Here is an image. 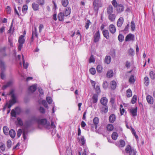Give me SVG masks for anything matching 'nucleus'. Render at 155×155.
Instances as JSON below:
<instances>
[{
    "mask_svg": "<svg viewBox=\"0 0 155 155\" xmlns=\"http://www.w3.org/2000/svg\"><path fill=\"white\" fill-rule=\"evenodd\" d=\"M91 24V22H90V21L89 20H87V22L85 23V27L86 29H87L88 28L90 25Z\"/></svg>",
    "mask_w": 155,
    "mask_h": 155,
    "instance_id": "45",
    "label": "nucleus"
},
{
    "mask_svg": "<svg viewBox=\"0 0 155 155\" xmlns=\"http://www.w3.org/2000/svg\"><path fill=\"white\" fill-rule=\"evenodd\" d=\"M137 97L136 95H134L133 96L131 101V102L132 104H134L136 102L137 100Z\"/></svg>",
    "mask_w": 155,
    "mask_h": 155,
    "instance_id": "37",
    "label": "nucleus"
},
{
    "mask_svg": "<svg viewBox=\"0 0 155 155\" xmlns=\"http://www.w3.org/2000/svg\"><path fill=\"white\" fill-rule=\"evenodd\" d=\"M35 37H38V34L36 31V28H35V31H32V38H33Z\"/></svg>",
    "mask_w": 155,
    "mask_h": 155,
    "instance_id": "43",
    "label": "nucleus"
},
{
    "mask_svg": "<svg viewBox=\"0 0 155 155\" xmlns=\"http://www.w3.org/2000/svg\"><path fill=\"white\" fill-rule=\"evenodd\" d=\"M3 131L4 134L6 135H8V132H9V129L6 126H4L3 128Z\"/></svg>",
    "mask_w": 155,
    "mask_h": 155,
    "instance_id": "30",
    "label": "nucleus"
},
{
    "mask_svg": "<svg viewBox=\"0 0 155 155\" xmlns=\"http://www.w3.org/2000/svg\"><path fill=\"white\" fill-rule=\"evenodd\" d=\"M150 78L152 79H155V74L153 71H151L150 73Z\"/></svg>",
    "mask_w": 155,
    "mask_h": 155,
    "instance_id": "47",
    "label": "nucleus"
},
{
    "mask_svg": "<svg viewBox=\"0 0 155 155\" xmlns=\"http://www.w3.org/2000/svg\"><path fill=\"white\" fill-rule=\"evenodd\" d=\"M108 29L110 32L112 34L115 33L116 31L115 26L113 24H110L109 26Z\"/></svg>",
    "mask_w": 155,
    "mask_h": 155,
    "instance_id": "8",
    "label": "nucleus"
},
{
    "mask_svg": "<svg viewBox=\"0 0 155 155\" xmlns=\"http://www.w3.org/2000/svg\"><path fill=\"white\" fill-rule=\"evenodd\" d=\"M89 72L92 75H94L96 73L95 68H91L90 69Z\"/></svg>",
    "mask_w": 155,
    "mask_h": 155,
    "instance_id": "44",
    "label": "nucleus"
},
{
    "mask_svg": "<svg viewBox=\"0 0 155 155\" xmlns=\"http://www.w3.org/2000/svg\"><path fill=\"white\" fill-rule=\"evenodd\" d=\"M105 62L108 64H109L110 61H111V59H105Z\"/></svg>",
    "mask_w": 155,
    "mask_h": 155,
    "instance_id": "62",
    "label": "nucleus"
},
{
    "mask_svg": "<svg viewBox=\"0 0 155 155\" xmlns=\"http://www.w3.org/2000/svg\"><path fill=\"white\" fill-rule=\"evenodd\" d=\"M112 4L114 8L118 13H120L123 12L124 9V6L122 4H117L116 0H113L112 1Z\"/></svg>",
    "mask_w": 155,
    "mask_h": 155,
    "instance_id": "1",
    "label": "nucleus"
},
{
    "mask_svg": "<svg viewBox=\"0 0 155 155\" xmlns=\"http://www.w3.org/2000/svg\"><path fill=\"white\" fill-rule=\"evenodd\" d=\"M44 26L42 24H40L39 26V30L40 32H41L42 29L43 28Z\"/></svg>",
    "mask_w": 155,
    "mask_h": 155,
    "instance_id": "63",
    "label": "nucleus"
},
{
    "mask_svg": "<svg viewBox=\"0 0 155 155\" xmlns=\"http://www.w3.org/2000/svg\"><path fill=\"white\" fill-rule=\"evenodd\" d=\"M11 115L12 117H16V113L15 110L12 109L11 112Z\"/></svg>",
    "mask_w": 155,
    "mask_h": 155,
    "instance_id": "53",
    "label": "nucleus"
},
{
    "mask_svg": "<svg viewBox=\"0 0 155 155\" xmlns=\"http://www.w3.org/2000/svg\"><path fill=\"white\" fill-rule=\"evenodd\" d=\"M6 10L7 13L8 14H10L11 12V9L10 7L9 6H8L7 7Z\"/></svg>",
    "mask_w": 155,
    "mask_h": 155,
    "instance_id": "60",
    "label": "nucleus"
},
{
    "mask_svg": "<svg viewBox=\"0 0 155 155\" xmlns=\"http://www.w3.org/2000/svg\"><path fill=\"white\" fill-rule=\"evenodd\" d=\"M37 85H34L31 86L29 88V90L32 92H35L36 90Z\"/></svg>",
    "mask_w": 155,
    "mask_h": 155,
    "instance_id": "29",
    "label": "nucleus"
},
{
    "mask_svg": "<svg viewBox=\"0 0 155 155\" xmlns=\"http://www.w3.org/2000/svg\"><path fill=\"white\" fill-rule=\"evenodd\" d=\"M113 8L112 5L109 6L107 9V13L109 15L113 14Z\"/></svg>",
    "mask_w": 155,
    "mask_h": 155,
    "instance_id": "24",
    "label": "nucleus"
},
{
    "mask_svg": "<svg viewBox=\"0 0 155 155\" xmlns=\"http://www.w3.org/2000/svg\"><path fill=\"white\" fill-rule=\"evenodd\" d=\"M108 84L107 82L104 81L103 84V87L104 88H107L108 87Z\"/></svg>",
    "mask_w": 155,
    "mask_h": 155,
    "instance_id": "50",
    "label": "nucleus"
},
{
    "mask_svg": "<svg viewBox=\"0 0 155 155\" xmlns=\"http://www.w3.org/2000/svg\"><path fill=\"white\" fill-rule=\"evenodd\" d=\"M94 9L95 11H98L99 8L102 6V3L100 0H94L93 2Z\"/></svg>",
    "mask_w": 155,
    "mask_h": 155,
    "instance_id": "5",
    "label": "nucleus"
},
{
    "mask_svg": "<svg viewBox=\"0 0 155 155\" xmlns=\"http://www.w3.org/2000/svg\"><path fill=\"white\" fill-rule=\"evenodd\" d=\"M100 39V34L99 30L97 31L94 35L93 41L96 43L99 41Z\"/></svg>",
    "mask_w": 155,
    "mask_h": 155,
    "instance_id": "7",
    "label": "nucleus"
},
{
    "mask_svg": "<svg viewBox=\"0 0 155 155\" xmlns=\"http://www.w3.org/2000/svg\"><path fill=\"white\" fill-rule=\"evenodd\" d=\"M71 11V8L69 7H67L66 8L64 12L63 13L65 15V17H67L70 14Z\"/></svg>",
    "mask_w": 155,
    "mask_h": 155,
    "instance_id": "15",
    "label": "nucleus"
},
{
    "mask_svg": "<svg viewBox=\"0 0 155 155\" xmlns=\"http://www.w3.org/2000/svg\"><path fill=\"white\" fill-rule=\"evenodd\" d=\"M38 4L41 6L44 5L45 3V0H36Z\"/></svg>",
    "mask_w": 155,
    "mask_h": 155,
    "instance_id": "40",
    "label": "nucleus"
},
{
    "mask_svg": "<svg viewBox=\"0 0 155 155\" xmlns=\"http://www.w3.org/2000/svg\"><path fill=\"white\" fill-rule=\"evenodd\" d=\"M86 124L83 121H82L81 122V127L83 128L84 127L86 126Z\"/></svg>",
    "mask_w": 155,
    "mask_h": 155,
    "instance_id": "64",
    "label": "nucleus"
},
{
    "mask_svg": "<svg viewBox=\"0 0 155 155\" xmlns=\"http://www.w3.org/2000/svg\"><path fill=\"white\" fill-rule=\"evenodd\" d=\"M7 146L9 148H10L12 145V142L11 140H8L7 141Z\"/></svg>",
    "mask_w": 155,
    "mask_h": 155,
    "instance_id": "52",
    "label": "nucleus"
},
{
    "mask_svg": "<svg viewBox=\"0 0 155 155\" xmlns=\"http://www.w3.org/2000/svg\"><path fill=\"white\" fill-rule=\"evenodd\" d=\"M98 94H93L92 97V99L93 100V103L94 104L96 103L97 101L98 100Z\"/></svg>",
    "mask_w": 155,
    "mask_h": 155,
    "instance_id": "26",
    "label": "nucleus"
},
{
    "mask_svg": "<svg viewBox=\"0 0 155 155\" xmlns=\"http://www.w3.org/2000/svg\"><path fill=\"white\" fill-rule=\"evenodd\" d=\"M96 69L98 72L99 73H101L103 71L102 66L101 65H98L96 68Z\"/></svg>",
    "mask_w": 155,
    "mask_h": 155,
    "instance_id": "35",
    "label": "nucleus"
},
{
    "mask_svg": "<svg viewBox=\"0 0 155 155\" xmlns=\"http://www.w3.org/2000/svg\"><path fill=\"white\" fill-rule=\"evenodd\" d=\"M116 119V116L114 114H112L109 116V121L110 123H114Z\"/></svg>",
    "mask_w": 155,
    "mask_h": 155,
    "instance_id": "12",
    "label": "nucleus"
},
{
    "mask_svg": "<svg viewBox=\"0 0 155 155\" xmlns=\"http://www.w3.org/2000/svg\"><path fill=\"white\" fill-rule=\"evenodd\" d=\"M104 36L107 39H108L110 38L109 33L108 30L104 29L102 31Z\"/></svg>",
    "mask_w": 155,
    "mask_h": 155,
    "instance_id": "13",
    "label": "nucleus"
},
{
    "mask_svg": "<svg viewBox=\"0 0 155 155\" xmlns=\"http://www.w3.org/2000/svg\"><path fill=\"white\" fill-rule=\"evenodd\" d=\"M131 30L132 31H134L135 28V25L134 22V21H132L131 22Z\"/></svg>",
    "mask_w": 155,
    "mask_h": 155,
    "instance_id": "42",
    "label": "nucleus"
},
{
    "mask_svg": "<svg viewBox=\"0 0 155 155\" xmlns=\"http://www.w3.org/2000/svg\"><path fill=\"white\" fill-rule=\"evenodd\" d=\"M120 144L119 147H124L125 145V141L122 140H120L119 141Z\"/></svg>",
    "mask_w": 155,
    "mask_h": 155,
    "instance_id": "36",
    "label": "nucleus"
},
{
    "mask_svg": "<svg viewBox=\"0 0 155 155\" xmlns=\"http://www.w3.org/2000/svg\"><path fill=\"white\" fill-rule=\"evenodd\" d=\"M23 64L24 68L27 69L28 66V64L27 62L25 63L24 59H23Z\"/></svg>",
    "mask_w": 155,
    "mask_h": 155,
    "instance_id": "49",
    "label": "nucleus"
},
{
    "mask_svg": "<svg viewBox=\"0 0 155 155\" xmlns=\"http://www.w3.org/2000/svg\"><path fill=\"white\" fill-rule=\"evenodd\" d=\"M144 83L146 86H147L149 83V78L147 77H146L144 78Z\"/></svg>",
    "mask_w": 155,
    "mask_h": 155,
    "instance_id": "39",
    "label": "nucleus"
},
{
    "mask_svg": "<svg viewBox=\"0 0 155 155\" xmlns=\"http://www.w3.org/2000/svg\"><path fill=\"white\" fill-rule=\"evenodd\" d=\"M37 121L38 125H45L47 124V120L46 119H42L37 120Z\"/></svg>",
    "mask_w": 155,
    "mask_h": 155,
    "instance_id": "10",
    "label": "nucleus"
},
{
    "mask_svg": "<svg viewBox=\"0 0 155 155\" xmlns=\"http://www.w3.org/2000/svg\"><path fill=\"white\" fill-rule=\"evenodd\" d=\"M134 35L130 34L128 35L125 38V41H134Z\"/></svg>",
    "mask_w": 155,
    "mask_h": 155,
    "instance_id": "9",
    "label": "nucleus"
},
{
    "mask_svg": "<svg viewBox=\"0 0 155 155\" xmlns=\"http://www.w3.org/2000/svg\"><path fill=\"white\" fill-rule=\"evenodd\" d=\"M93 122L95 126V128L96 129L99 123V119L97 117H95L93 119Z\"/></svg>",
    "mask_w": 155,
    "mask_h": 155,
    "instance_id": "18",
    "label": "nucleus"
},
{
    "mask_svg": "<svg viewBox=\"0 0 155 155\" xmlns=\"http://www.w3.org/2000/svg\"><path fill=\"white\" fill-rule=\"evenodd\" d=\"M0 67L2 71L1 74V77L2 79H4L5 77V75L4 73V71L5 69V66L4 62L1 59H0Z\"/></svg>",
    "mask_w": 155,
    "mask_h": 155,
    "instance_id": "3",
    "label": "nucleus"
},
{
    "mask_svg": "<svg viewBox=\"0 0 155 155\" xmlns=\"http://www.w3.org/2000/svg\"><path fill=\"white\" fill-rule=\"evenodd\" d=\"M116 17V16L114 14H112L108 15V19L111 22L115 21Z\"/></svg>",
    "mask_w": 155,
    "mask_h": 155,
    "instance_id": "17",
    "label": "nucleus"
},
{
    "mask_svg": "<svg viewBox=\"0 0 155 155\" xmlns=\"http://www.w3.org/2000/svg\"><path fill=\"white\" fill-rule=\"evenodd\" d=\"M146 100L148 103L150 104H152L153 102V98L150 95L147 96L146 97Z\"/></svg>",
    "mask_w": 155,
    "mask_h": 155,
    "instance_id": "21",
    "label": "nucleus"
},
{
    "mask_svg": "<svg viewBox=\"0 0 155 155\" xmlns=\"http://www.w3.org/2000/svg\"><path fill=\"white\" fill-rule=\"evenodd\" d=\"M81 144L82 145H84L85 142L84 137L83 136H81Z\"/></svg>",
    "mask_w": 155,
    "mask_h": 155,
    "instance_id": "55",
    "label": "nucleus"
},
{
    "mask_svg": "<svg viewBox=\"0 0 155 155\" xmlns=\"http://www.w3.org/2000/svg\"><path fill=\"white\" fill-rule=\"evenodd\" d=\"M61 2L62 5L64 7H66L69 4L68 0H61Z\"/></svg>",
    "mask_w": 155,
    "mask_h": 155,
    "instance_id": "33",
    "label": "nucleus"
},
{
    "mask_svg": "<svg viewBox=\"0 0 155 155\" xmlns=\"http://www.w3.org/2000/svg\"><path fill=\"white\" fill-rule=\"evenodd\" d=\"M39 110L40 113H41L44 114V113H45V110L44 108L42 107H40L39 109Z\"/></svg>",
    "mask_w": 155,
    "mask_h": 155,
    "instance_id": "57",
    "label": "nucleus"
},
{
    "mask_svg": "<svg viewBox=\"0 0 155 155\" xmlns=\"http://www.w3.org/2000/svg\"><path fill=\"white\" fill-rule=\"evenodd\" d=\"M137 108L136 107L135 108H132L130 110V112L131 113L132 116L135 117L137 115Z\"/></svg>",
    "mask_w": 155,
    "mask_h": 155,
    "instance_id": "14",
    "label": "nucleus"
},
{
    "mask_svg": "<svg viewBox=\"0 0 155 155\" xmlns=\"http://www.w3.org/2000/svg\"><path fill=\"white\" fill-rule=\"evenodd\" d=\"M120 112L121 115H122L125 112V110L124 108H120Z\"/></svg>",
    "mask_w": 155,
    "mask_h": 155,
    "instance_id": "59",
    "label": "nucleus"
},
{
    "mask_svg": "<svg viewBox=\"0 0 155 155\" xmlns=\"http://www.w3.org/2000/svg\"><path fill=\"white\" fill-rule=\"evenodd\" d=\"M46 100L49 104H51L52 103V99L50 97H47L46 98Z\"/></svg>",
    "mask_w": 155,
    "mask_h": 155,
    "instance_id": "51",
    "label": "nucleus"
},
{
    "mask_svg": "<svg viewBox=\"0 0 155 155\" xmlns=\"http://www.w3.org/2000/svg\"><path fill=\"white\" fill-rule=\"evenodd\" d=\"M9 95H11V99L9 101V104L8 107L10 108L16 102V97L14 94V91L12 90L9 93Z\"/></svg>",
    "mask_w": 155,
    "mask_h": 155,
    "instance_id": "2",
    "label": "nucleus"
},
{
    "mask_svg": "<svg viewBox=\"0 0 155 155\" xmlns=\"http://www.w3.org/2000/svg\"><path fill=\"white\" fill-rule=\"evenodd\" d=\"M22 133V130L21 129H19L18 130V131H17V136L18 138H19L20 136L21 135V134Z\"/></svg>",
    "mask_w": 155,
    "mask_h": 155,
    "instance_id": "54",
    "label": "nucleus"
},
{
    "mask_svg": "<svg viewBox=\"0 0 155 155\" xmlns=\"http://www.w3.org/2000/svg\"><path fill=\"white\" fill-rule=\"evenodd\" d=\"M108 100L105 97L101 98L100 100V102L101 104L103 105H106L107 103Z\"/></svg>",
    "mask_w": 155,
    "mask_h": 155,
    "instance_id": "19",
    "label": "nucleus"
},
{
    "mask_svg": "<svg viewBox=\"0 0 155 155\" xmlns=\"http://www.w3.org/2000/svg\"><path fill=\"white\" fill-rule=\"evenodd\" d=\"M118 135L117 132H113L111 135V137L112 139L114 140H116L117 139Z\"/></svg>",
    "mask_w": 155,
    "mask_h": 155,
    "instance_id": "31",
    "label": "nucleus"
},
{
    "mask_svg": "<svg viewBox=\"0 0 155 155\" xmlns=\"http://www.w3.org/2000/svg\"><path fill=\"white\" fill-rule=\"evenodd\" d=\"M95 90L97 94H98L99 93H100L101 90L99 86L97 85L96 88H95Z\"/></svg>",
    "mask_w": 155,
    "mask_h": 155,
    "instance_id": "48",
    "label": "nucleus"
},
{
    "mask_svg": "<svg viewBox=\"0 0 155 155\" xmlns=\"http://www.w3.org/2000/svg\"><path fill=\"white\" fill-rule=\"evenodd\" d=\"M65 15L63 12L59 13L58 15V20L60 21H63L64 20V17H65Z\"/></svg>",
    "mask_w": 155,
    "mask_h": 155,
    "instance_id": "22",
    "label": "nucleus"
},
{
    "mask_svg": "<svg viewBox=\"0 0 155 155\" xmlns=\"http://www.w3.org/2000/svg\"><path fill=\"white\" fill-rule=\"evenodd\" d=\"M28 9V7L27 5H24L22 9V11L23 12H25Z\"/></svg>",
    "mask_w": 155,
    "mask_h": 155,
    "instance_id": "58",
    "label": "nucleus"
},
{
    "mask_svg": "<svg viewBox=\"0 0 155 155\" xmlns=\"http://www.w3.org/2000/svg\"><path fill=\"white\" fill-rule=\"evenodd\" d=\"M134 81L135 80L134 76L133 75L131 76L129 79V82L131 84H133L134 83Z\"/></svg>",
    "mask_w": 155,
    "mask_h": 155,
    "instance_id": "46",
    "label": "nucleus"
},
{
    "mask_svg": "<svg viewBox=\"0 0 155 155\" xmlns=\"http://www.w3.org/2000/svg\"><path fill=\"white\" fill-rule=\"evenodd\" d=\"M124 22V19L122 17H120L118 20L117 25L118 27H121Z\"/></svg>",
    "mask_w": 155,
    "mask_h": 155,
    "instance_id": "11",
    "label": "nucleus"
},
{
    "mask_svg": "<svg viewBox=\"0 0 155 155\" xmlns=\"http://www.w3.org/2000/svg\"><path fill=\"white\" fill-rule=\"evenodd\" d=\"M106 75L108 78H110L113 77L114 75L113 71L112 70H109L107 72Z\"/></svg>",
    "mask_w": 155,
    "mask_h": 155,
    "instance_id": "25",
    "label": "nucleus"
},
{
    "mask_svg": "<svg viewBox=\"0 0 155 155\" xmlns=\"http://www.w3.org/2000/svg\"><path fill=\"white\" fill-rule=\"evenodd\" d=\"M42 104L45 107L47 108L48 107V104L45 100H43L42 101Z\"/></svg>",
    "mask_w": 155,
    "mask_h": 155,
    "instance_id": "56",
    "label": "nucleus"
},
{
    "mask_svg": "<svg viewBox=\"0 0 155 155\" xmlns=\"http://www.w3.org/2000/svg\"><path fill=\"white\" fill-rule=\"evenodd\" d=\"M126 95L128 97H129L132 96V92L130 89H128L126 91Z\"/></svg>",
    "mask_w": 155,
    "mask_h": 155,
    "instance_id": "34",
    "label": "nucleus"
},
{
    "mask_svg": "<svg viewBox=\"0 0 155 155\" xmlns=\"http://www.w3.org/2000/svg\"><path fill=\"white\" fill-rule=\"evenodd\" d=\"M108 107L106 105H104L101 108V111L102 113H106L108 111Z\"/></svg>",
    "mask_w": 155,
    "mask_h": 155,
    "instance_id": "20",
    "label": "nucleus"
},
{
    "mask_svg": "<svg viewBox=\"0 0 155 155\" xmlns=\"http://www.w3.org/2000/svg\"><path fill=\"white\" fill-rule=\"evenodd\" d=\"M39 5L38 4L36 3L35 2L32 3V7L34 11H36L38 10L39 7Z\"/></svg>",
    "mask_w": 155,
    "mask_h": 155,
    "instance_id": "23",
    "label": "nucleus"
},
{
    "mask_svg": "<svg viewBox=\"0 0 155 155\" xmlns=\"http://www.w3.org/2000/svg\"><path fill=\"white\" fill-rule=\"evenodd\" d=\"M126 152L129 153V155H136V150L132 149L130 145H127L125 148Z\"/></svg>",
    "mask_w": 155,
    "mask_h": 155,
    "instance_id": "6",
    "label": "nucleus"
},
{
    "mask_svg": "<svg viewBox=\"0 0 155 155\" xmlns=\"http://www.w3.org/2000/svg\"><path fill=\"white\" fill-rule=\"evenodd\" d=\"M124 36L121 34H119L118 37V40L120 42L124 40Z\"/></svg>",
    "mask_w": 155,
    "mask_h": 155,
    "instance_id": "41",
    "label": "nucleus"
},
{
    "mask_svg": "<svg viewBox=\"0 0 155 155\" xmlns=\"http://www.w3.org/2000/svg\"><path fill=\"white\" fill-rule=\"evenodd\" d=\"M0 149L2 152L5 151V145L3 143H0Z\"/></svg>",
    "mask_w": 155,
    "mask_h": 155,
    "instance_id": "38",
    "label": "nucleus"
},
{
    "mask_svg": "<svg viewBox=\"0 0 155 155\" xmlns=\"http://www.w3.org/2000/svg\"><path fill=\"white\" fill-rule=\"evenodd\" d=\"M15 110L16 112L18 114H19L21 112V109L20 108L18 107H17L15 108Z\"/></svg>",
    "mask_w": 155,
    "mask_h": 155,
    "instance_id": "61",
    "label": "nucleus"
},
{
    "mask_svg": "<svg viewBox=\"0 0 155 155\" xmlns=\"http://www.w3.org/2000/svg\"><path fill=\"white\" fill-rule=\"evenodd\" d=\"M24 36L21 35L19 38L18 40V50L20 51L22 48L23 45L25 42V39L24 38Z\"/></svg>",
    "mask_w": 155,
    "mask_h": 155,
    "instance_id": "4",
    "label": "nucleus"
},
{
    "mask_svg": "<svg viewBox=\"0 0 155 155\" xmlns=\"http://www.w3.org/2000/svg\"><path fill=\"white\" fill-rule=\"evenodd\" d=\"M10 137L12 138H14L15 136V132L14 130L13 129H11L8 132Z\"/></svg>",
    "mask_w": 155,
    "mask_h": 155,
    "instance_id": "27",
    "label": "nucleus"
},
{
    "mask_svg": "<svg viewBox=\"0 0 155 155\" xmlns=\"http://www.w3.org/2000/svg\"><path fill=\"white\" fill-rule=\"evenodd\" d=\"M12 81H8L6 85H5L3 86L2 87V89L3 90H5V89L7 87H9L12 84Z\"/></svg>",
    "mask_w": 155,
    "mask_h": 155,
    "instance_id": "32",
    "label": "nucleus"
},
{
    "mask_svg": "<svg viewBox=\"0 0 155 155\" xmlns=\"http://www.w3.org/2000/svg\"><path fill=\"white\" fill-rule=\"evenodd\" d=\"M110 88L112 90H114L116 89L117 87V83L115 81H112L110 83Z\"/></svg>",
    "mask_w": 155,
    "mask_h": 155,
    "instance_id": "16",
    "label": "nucleus"
},
{
    "mask_svg": "<svg viewBox=\"0 0 155 155\" xmlns=\"http://www.w3.org/2000/svg\"><path fill=\"white\" fill-rule=\"evenodd\" d=\"M106 128L108 131H110L113 130L114 127L112 124H108L107 125Z\"/></svg>",
    "mask_w": 155,
    "mask_h": 155,
    "instance_id": "28",
    "label": "nucleus"
}]
</instances>
